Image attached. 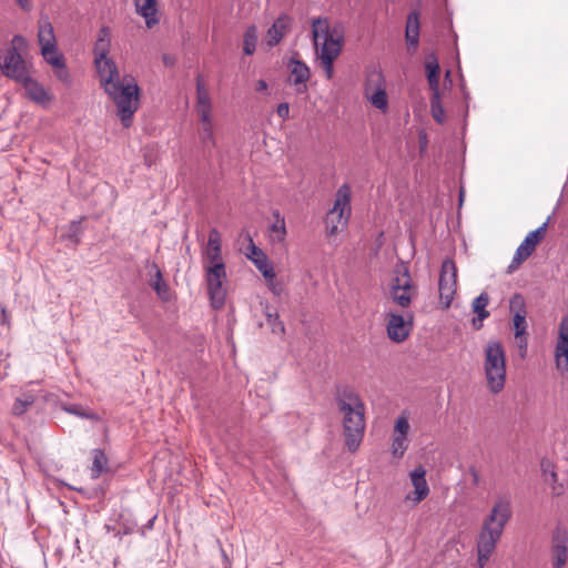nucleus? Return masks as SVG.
<instances>
[{
  "label": "nucleus",
  "mask_w": 568,
  "mask_h": 568,
  "mask_svg": "<svg viewBox=\"0 0 568 568\" xmlns=\"http://www.w3.org/2000/svg\"><path fill=\"white\" fill-rule=\"evenodd\" d=\"M417 286L414 284L407 267L397 272L390 284V296L400 307H408L417 297Z\"/></svg>",
  "instance_id": "6e6552de"
},
{
  "label": "nucleus",
  "mask_w": 568,
  "mask_h": 568,
  "mask_svg": "<svg viewBox=\"0 0 568 568\" xmlns=\"http://www.w3.org/2000/svg\"><path fill=\"white\" fill-rule=\"evenodd\" d=\"M292 18L285 13L281 14L267 30L266 44L270 48L277 45L285 34L291 30Z\"/></svg>",
  "instance_id": "dca6fc26"
},
{
  "label": "nucleus",
  "mask_w": 568,
  "mask_h": 568,
  "mask_svg": "<svg viewBox=\"0 0 568 568\" xmlns=\"http://www.w3.org/2000/svg\"><path fill=\"white\" fill-rule=\"evenodd\" d=\"M412 320V315H409V321H406L404 316L400 314H389L386 325L387 335L389 339H392L395 343L404 342L410 333Z\"/></svg>",
  "instance_id": "2eb2a0df"
},
{
  "label": "nucleus",
  "mask_w": 568,
  "mask_h": 568,
  "mask_svg": "<svg viewBox=\"0 0 568 568\" xmlns=\"http://www.w3.org/2000/svg\"><path fill=\"white\" fill-rule=\"evenodd\" d=\"M205 256L210 265L223 263L222 248L206 247Z\"/></svg>",
  "instance_id": "79ce46f5"
},
{
  "label": "nucleus",
  "mask_w": 568,
  "mask_h": 568,
  "mask_svg": "<svg viewBox=\"0 0 568 568\" xmlns=\"http://www.w3.org/2000/svg\"><path fill=\"white\" fill-rule=\"evenodd\" d=\"M557 369L568 379V343H557L555 348Z\"/></svg>",
  "instance_id": "bb28decb"
},
{
  "label": "nucleus",
  "mask_w": 568,
  "mask_h": 568,
  "mask_svg": "<svg viewBox=\"0 0 568 568\" xmlns=\"http://www.w3.org/2000/svg\"><path fill=\"white\" fill-rule=\"evenodd\" d=\"M206 247L221 248V234L216 229L210 231Z\"/></svg>",
  "instance_id": "49530a36"
},
{
  "label": "nucleus",
  "mask_w": 568,
  "mask_h": 568,
  "mask_svg": "<svg viewBox=\"0 0 568 568\" xmlns=\"http://www.w3.org/2000/svg\"><path fill=\"white\" fill-rule=\"evenodd\" d=\"M430 111H432V115H433L434 120L437 123H439V124L444 123L445 112H444V108L440 103L439 91L432 92Z\"/></svg>",
  "instance_id": "2f4dec72"
},
{
  "label": "nucleus",
  "mask_w": 568,
  "mask_h": 568,
  "mask_svg": "<svg viewBox=\"0 0 568 568\" xmlns=\"http://www.w3.org/2000/svg\"><path fill=\"white\" fill-rule=\"evenodd\" d=\"M557 343H568V315L561 318Z\"/></svg>",
  "instance_id": "a18cd8bd"
},
{
  "label": "nucleus",
  "mask_w": 568,
  "mask_h": 568,
  "mask_svg": "<svg viewBox=\"0 0 568 568\" xmlns=\"http://www.w3.org/2000/svg\"><path fill=\"white\" fill-rule=\"evenodd\" d=\"M202 126H211V109H197Z\"/></svg>",
  "instance_id": "3c124183"
},
{
  "label": "nucleus",
  "mask_w": 568,
  "mask_h": 568,
  "mask_svg": "<svg viewBox=\"0 0 568 568\" xmlns=\"http://www.w3.org/2000/svg\"><path fill=\"white\" fill-rule=\"evenodd\" d=\"M134 6L136 13L144 18L148 28L151 29L159 23L158 0H142Z\"/></svg>",
  "instance_id": "4be33fe9"
},
{
  "label": "nucleus",
  "mask_w": 568,
  "mask_h": 568,
  "mask_svg": "<svg viewBox=\"0 0 568 568\" xmlns=\"http://www.w3.org/2000/svg\"><path fill=\"white\" fill-rule=\"evenodd\" d=\"M489 295L486 292H481L471 303L473 312L479 316V320H486L490 313L486 310L489 304Z\"/></svg>",
  "instance_id": "c85d7f7f"
},
{
  "label": "nucleus",
  "mask_w": 568,
  "mask_h": 568,
  "mask_svg": "<svg viewBox=\"0 0 568 568\" xmlns=\"http://www.w3.org/2000/svg\"><path fill=\"white\" fill-rule=\"evenodd\" d=\"M516 341H517V346L520 351V356L525 357L526 353H527V347H528V341H527L526 335H521L520 337L516 338Z\"/></svg>",
  "instance_id": "5fc2aeb1"
},
{
  "label": "nucleus",
  "mask_w": 568,
  "mask_h": 568,
  "mask_svg": "<svg viewBox=\"0 0 568 568\" xmlns=\"http://www.w3.org/2000/svg\"><path fill=\"white\" fill-rule=\"evenodd\" d=\"M81 232H82L81 222L80 221H72L69 224L68 239L71 242H73L74 244H78V243H80Z\"/></svg>",
  "instance_id": "4c0bfd02"
},
{
  "label": "nucleus",
  "mask_w": 568,
  "mask_h": 568,
  "mask_svg": "<svg viewBox=\"0 0 568 568\" xmlns=\"http://www.w3.org/2000/svg\"><path fill=\"white\" fill-rule=\"evenodd\" d=\"M45 61L50 63L52 67H63L64 58L61 54H58L57 49L54 50V53L48 54V57H44Z\"/></svg>",
  "instance_id": "de8ad7c7"
},
{
  "label": "nucleus",
  "mask_w": 568,
  "mask_h": 568,
  "mask_svg": "<svg viewBox=\"0 0 568 568\" xmlns=\"http://www.w3.org/2000/svg\"><path fill=\"white\" fill-rule=\"evenodd\" d=\"M527 315H515L513 316V324H514V331H515V338L520 337L521 335H527L526 323Z\"/></svg>",
  "instance_id": "e433bc0d"
},
{
  "label": "nucleus",
  "mask_w": 568,
  "mask_h": 568,
  "mask_svg": "<svg viewBox=\"0 0 568 568\" xmlns=\"http://www.w3.org/2000/svg\"><path fill=\"white\" fill-rule=\"evenodd\" d=\"M412 485L414 486L415 490V497L413 500L418 504L423 499H425L429 494V487L426 481V470L423 466L416 467L413 471L409 474Z\"/></svg>",
  "instance_id": "aec40b11"
},
{
  "label": "nucleus",
  "mask_w": 568,
  "mask_h": 568,
  "mask_svg": "<svg viewBox=\"0 0 568 568\" xmlns=\"http://www.w3.org/2000/svg\"><path fill=\"white\" fill-rule=\"evenodd\" d=\"M290 70L288 83L294 87L297 94L307 92V82L311 71L307 64L298 59L292 58L287 64Z\"/></svg>",
  "instance_id": "f8f14e48"
},
{
  "label": "nucleus",
  "mask_w": 568,
  "mask_h": 568,
  "mask_svg": "<svg viewBox=\"0 0 568 568\" xmlns=\"http://www.w3.org/2000/svg\"><path fill=\"white\" fill-rule=\"evenodd\" d=\"M346 211L349 214V212H351V187L348 184H343L342 186H339V189L336 192V199H335L333 209L329 210V212L327 213L328 221H331L332 217L337 216V221L342 222V220L344 217V213Z\"/></svg>",
  "instance_id": "f3484780"
},
{
  "label": "nucleus",
  "mask_w": 568,
  "mask_h": 568,
  "mask_svg": "<svg viewBox=\"0 0 568 568\" xmlns=\"http://www.w3.org/2000/svg\"><path fill=\"white\" fill-rule=\"evenodd\" d=\"M92 466L90 468L91 477L93 479L99 478L102 474L109 473V458L104 450L95 448L92 450Z\"/></svg>",
  "instance_id": "393cba45"
},
{
  "label": "nucleus",
  "mask_w": 568,
  "mask_h": 568,
  "mask_svg": "<svg viewBox=\"0 0 568 568\" xmlns=\"http://www.w3.org/2000/svg\"><path fill=\"white\" fill-rule=\"evenodd\" d=\"M312 33L316 54L329 80L334 73V61L343 49V29L339 26L331 28L326 18H317L313 20Z\"/></svg>",
  "instance_id": "7ed1b4c3"
},
{
  "label": "nucleus",
  "mask_w": 568,
  "mask_h": 568,
  "mask_svg": "<svg viewBox=\"0 0 568 568\" xmlns=\"http://www.w3.org/2000/svg\"><path fill=\"white\" fill-rule=\"evenodd\" d=\"M409 427L410 426L406 417H398L395 423V433H397L396 436L407 437Z\"/></svg>",
  "instance_id": "c03bdc74"
},
{
  "label": "nucleus",
  "mask_w": 568,
  "mask_h": 568,
  "mask_svg": "<svg viewBox=\"0 0 568 568\" xmlns=\"http://www.w3.org/2000/svg\"><path fill=\"white\" fill-rule=\"evenodd\" d=\"M438 286L440 302L448 308L457 291V267L452 260L443 262Z\"/></svg>",
  "instance_id": "9b49d317"
},
{
  "label": "nucleus",
  "mask_w": 568,
  "mask_h": 568,
  "mask_svg": "<svg viewBox=\"0 0 568 568\" xmlns=\"http://www.w3.org/2000/svg\"><path fill=\"white\" fill-rule=\"evenodd\" d=\"M348 216H346L343 221V224H346Z\"/></svg>",
  "instance_id": "338daca9"
},
{
  "label": "nucleus",
  "mask_w": 568,
  "mask_h": 568,
  "mask_svg": "<svg viewBox=\"0 0 568 568\" xmlns=\"http://www.w3.org/2000/svg\"><path fill=\"white\" fill-rule=\"evenodd\" d=\"M551 552L554 568H564L568 555V532L560 527L552 532Z\"/></svg>",
  "instance_id": "4468645a"
},
{
  "label": "nucleus",
  "mask_w": 568,
  "mask_h": 568,
  "mask_svg": "<svg viewBox=\"0 0 568 568\" xmlns=\"http://www.w3.org/2000/svg\"><path fill=\"white\" fill-rule=\"evenodd\" d=\"M255 89H256V91H260V92H262V91H266V90H267V83H266V81H264V80H258V81L256 82V87H255Z\"/></svg>",
  "instance_id": "bf43d9fd"
},
{
  "label": "nucleus",
  "mask_w": 568,
  "mask_h": 568,
  "mask_svg": "<svg viewBox=\"0 0 568 568\" xmlns=\"http://www.w3.org/2000/svg\"><path fill=\"white\" fill-rule=\"evenodd\" d=\"M155 519H156V516H153L151 519H149V521L146 523V525L144 527L146 529H152Z\"/></svg>",
  "instance_id": "69168bd1"
},
{
  "label": "nucleus",
  "mask_w": 568,
  "mask_h": 568,
  "mask_svg": "<svg viewBox=\"0 0 568 568\" xmlns=\"http://www.w3.org/2000/svg\"><path fill=\"white\" fill-rule=\"evenodd\" d=\"M152 270L155 273V278L150 283L151 287L156 292L160 300H162L163 302L170 301V287L163 280L161 270L155 263L152 264Z\"/></svg>",
  "instance_id": "a878e982"
},
{
  "label": "nucleus",
  "mask_w": 568,
  "mask_h": 568,
  "mask_svg": "<svg viewBox=\"0 0 568 568\" xmlns=\"http://www.w3.org/2000/svg\"><path fill=\"white\" fill-rule=\"evenodd\" d=\"M38 39L41 45V53L43 57H48V54L54 53V50L57 48L55 37L53 28L50 22H44L43 24H40Z\"/></svg>",
  "instance_id": "5701e85b"
},
{
  "label": "nucleus",
  "mask_w": 568,
  "mask_h": 568,
  "mask_svg": "<svg viewBox=\"0 0 568 568\" xmlns=\"http://www.w3.org/2000/svg\"><path fill=\"white\" fill-rule=\"evenodd\" d=\"M427 81L432 92L439 91V63L434 53L427 55L425 61Z\"/></svg>",
  "instance_id": "b1692460"
},
{
  "label": "nucleus",
  "mask_w": 568,
  "mask_h": 568,
  "mask_svg": "<svg viewBox=\"0 0 568 568\" xmlns=\"http://www.w3.org/2000/svg\"><path fill=\"white\" fill-rule=\"evenodd\" d=\"M0 322L2 325H9V317L3 306L0 310Z\"/></svg>",
  "instance_id": "13d9d810"
},
{
  "label": "nucleus",
  "mask_w": 568,
  "mask_h": 568,
  "mask_svg": "<svg viewBox=\"0 0 568 568\" xmlns=\"http://www.w3.org/2000/svg\"><path fill=\"white\" fill-rule=\"evenodd\" d=\"M276 113L283 120L288 119L290 116V104L287 102H282L276 108Z\"/></svg>",
  "instance_id": "603ef678"
},
{
  "label": "nucleus",
  "mask_w": 568,
  "mask_h": 568,
  "mask_svg": "<svg viewBox=\"0 0 568 568\" xmlns=\"http://www.w3.org/2000/svg\"><path fill=\"white\" fill-rule=\"evenodd\" d=\"M111 48V31L109 27H102L99 30L98 39L94 43V65L99 78L110 72H115L118 67L115 62L108 57Z\"/></svg>",
  "instance_id": "0eeeda50"
},
{
  "label": "nucleus",
  "mask_w": 568,
  "mask_h": 568,
  "mask_svg": "<svg viewBox=\"0 0 568 568\" xmlns=\"http://www.w3.org/2000/svg\"><path fill=\"white\" fill-rule=\"evenodd\" d=\"M200 138L205 148H213L215 145L212 125L211 126H202Z\"/></svg>",
  "instance_id": "58836bf2"
},
{
  "label": "nucleus",
  "mask_w": 568,
  "mask_h": 568,
  "mask_svg": "<svg viewBox=\"0 0 568 568\" xmlns=\"http://www.w3.org/2000/svg\"><path fill=\"white\" fill-rule=\"evenodd\" d=\"M343 434L345 445L352 453L356 452L365 432V409H353L348 406L342 407Z\"/></svg>",
  "instance_id": "423d86ee"
},
{
  "label": "nucleus",
  "mask_w": 568,
  "mask_h": 568,
  "mask_svg": "<svg viewBox=\"0 0 568 568\" xmlns=\"http://www.w3.org/2000/svg\"><path fill=\"white\" fill-rule=\"evenodd\" d=\"M483 321L484 320H479L478 315H477V317L473 318L471 324H473L474 328L480 329L483 327Z\"/></svg>",
  "instance_id": "052dcab7"
},
{
  "label": "nucleus",
  "mask_w": 568,
  "mask_h": 568,
  "mask_svg": "<svg viewBox=\"0 0 568 568\" xmlns=\"http://www.w3.org/2000/svg\"><path fill=\"white\" fill-rule=\"evenodd\" d=\"M19 4V7L23 10H29L30 9V3H29V0H16Z\"/></svg>",
  "instance_id": "e2e57ef3"
},
{
  "label": "nucleus",
  "mask_w": 568,
  "mask_h": 568,
  "mask_svg": "<svg viewBox=\"0 0 568 568\" xmlns=\"http://www.w3.org/2000/svg\"><path fill=\"white\" fill-rule=\"evenodd\" d=\"M196 100H197V109H211V99L210 94L205 88V84L202 80V75L199 74L196 77Z\"/></svg>",
  "instance_id": "7c9ffc66"
},
{
  "label": "nucleus",
  "mask_w": 568,
  "mask_h": 568,
  "mask_svg": "<svg viewBox=\"0 0 568 568\" xmlns=\"http://www.w3.org/2000/svg\"><path fill=\"white\" fill-rule=\"evenodd\" d=\"M133 1H134V3H139V2H141L142 0H133Z\"/></svg>",
  "instance_id": "774afa93"
},
{
  "label": "nucleus",
  "mask_w": 568,
  "mask_h": 568,
  "mask_svg": "<svg viewBox=\"0 0 568 568\" xmlns=\"http://www.w3.org/2000/svg\"><path fill=\"white\" fill-rule=\"evenodd\" d=\"M55 77L64 83H70V73L65 67V62L63 67H58L54 69Z\"/></svg>",
  "instance_id": "8fccbe9b"
},
{
  "label": "nucleus",
  "mask_w": 568,
  "mask_h": 568,
  "mask_svg": "<svg viewBox=\"0 0 568 568\" xmlns=\"http://www.w3.org/2000/svg\"><path fill=\"white\" fill-rule=\"evenodd\" d=\"M511 518V507L508 499H499L484 519L477 538V564L484 568L500 539L506 524Z\"/></svg>",
  "instance_id": "f03ea898"
},
{
  "label": "nucleus",
  "mask_w": 568,
  "mask_h": 568,
  "mask_svg": "<svg viewBox=\"0 0 568 568\" xmlns=\"http://www.w3.org/2000/svg\"><path fill=\"white\" fill-rule=\"evenodd\" d=\"M266 282H267V286H268L270 291L274 295L280 296L282 294L283 287H282V284L280 282H276L275 278L274 280H266Z\"/></svg>",
  "instance_id": "864d4df0"
},
{
  "label": "nucleus",
  "mask_w": 568,
  "mask_h": 568,
  "mask_svg": "<svg viewBox=\"0 0 568 568\" xmlns=\"http://www.w3.org/2000/svg\"><path fill=\"white\" fill-rule=\"evenodd\" d=\"M383 75L381 73H373L367 78L365 85V93L371 100L372 104L379 110L387 108V94L383 88Z\"/></svg>",
  "instance_id": "ddd939ff"
},
{
  "label": "nucleus",
  "mask_w": 568,
  "mask_h": 568,
  "mask_svg": "<svg viewBox=\"0 0 568 568\" xmlns=\"http://www.w3.org/2000/svg\"><path fill=\"white\" fill-rule=\"evenodd\" d=\"M70 413L79 416V417H82V418H87V419H91V420H94V422H99L101 419V417L99 416V414L92 412V410H89V409H84L80 406H74L73 408L70 409Z\"/></svg>",
  "instance_id": "a19ab883"
},
{
  "label": "nucleus",
  "mask_w": 568,
  "mask_h": 568,
  "mask_svg": "<svg viewBox=\"0 0 568 568\" xmlns=\"http://www.w3.org/2000/svg\"><path fill=\"white\" fill-rule=\"evenodd\" d=\"M339 223L341 222L337 221V216L332 217V220L328 221V215H326L325 224H326L327 234L329 236H333V235L337 234V232H338V224Z\"/></svg>",
  "instance_id": "09e8293b"
},
{
  "label": "nucleus",
  "mask_w": 568,
  "mask_h": 568,
  "mask_svg": "<svg viewBox=\"0 0 568 568\" xmlns=\"http://www.w3.org/2000/svg\"><path fill=\"white\" fill-rule=\"evenodd\" d=\"M163 62H164L165 65H173L175 63V60L171 55L164 54L163 55Z\"/></svg>",
  "instance_id": "680f3d73"
},
{
  "label": "nucleus",
  "mask_w": 568,
  "mask_h": 568,
  "mask_svg": "<svg viewBox=\"0 0 568 568\" xmlns=\"http://www.w3.org/2000/svg\"><path fill=\"white\" fill-rule=\"evenodd\" d=\"M24 43V38L20 34H16L12 39V47L7 49L0 60V70L3 75L17 83H21L30 77V68L17 48V45L20 47Z\"/></svg>",
  "instance_id": "39448f33"
},
{
  "label": "nucleus",
  "mask_w": 568,
  "mask_h": 568,
  "mask_svg": "<svg viewBox=\"0 0 568 568\" xmlns=\"http://www.w3.org/2000/svg\"><path fill=\"white\" fill-rule=\"evenodd\" d=\"M509 311L515 315H527L526 301L524 296L519 293H516L511 296L509 301Z\"/></svg>",
  "instance_id": "473e14b6"
},
{
  "label": "nucleus",
  "mask_w": 568,
  "mask_h": 568,
  "mask_svg": "<svg viewBox=\"0 0 568 568\" xmlns=\"http://www.w3.org/2000/svg\"><path fill=\"white\" fill-rule=\"evenodd\" d=\"M34 403V398L32 395H23L22 397H18L14 400V404L12 406V412L14 415H22L24 412H27L28 407L31 406Z\"/></svg>",
  "instance_id": "f704fd0d"
},
{
  "label": "nucleus",
  "mask_w": 568,
  "mask_h": 568,
  "mask_svg": "<svg viewBox=\"0 0 568 568\" xmlns=\"http://www.w3.org/2000/svg\"><path fill=\"white\" fill-rule=\"evenodd\" d=\"M261 306L263 308V313H264L265 317H267V314H273L274 311H277L276 308L271 306L268 303L261 302Z\"/></svg>",
  "instance_id": "4d7b16f0"
},
{
  "label": "nucleus",
  "mask_w": 568,
  "mask_h": 568,
  "mask_svg": "<svg viewBox=\"0 0 568 568\" xmlns=\"http://www.w3.org/2000/svg\"><path fill=\"white\" fill-rule=\"evenodd\" d=\"M266 324L271 328L273 334L284 335L285 326L284 323L280 320V315L277 311H274L273 314H267Z\"/></svg>",
  "instance_id": "72a5a7b5"
},
{
  "label": "nucleus",
  "mask_w": 568,
  "mask_h": 568,
  "mask_svg": "<svg viewBox=\"0 0 568 568\" xmlns=\"http://www.w3.org/2000/svg\"><path fill=\"white\" fill-rule=\"evenodd\" d=\"M471 474H473V484L474 485H478L479 484V476H478L477 471L475 469H471Z\"/></svg>",
  "instance_id": "0e129e2a"
},
{
  "label": "nucleus",
  "mask_w": 568,
  "mask_h": 568,
  "mask_svg": "<svg viewBox=\"0 0 568 568\" xmlns=\"http://www.w3.org/2000/svg\"><path fill=\"white\" fill-rule=\"evenodd\" d=\"M226 277L224 263L209 265L206 267V283L211 304L215 310H220L225 302V290L223 280Z\"/></svg>",
  "instance_id": "9d476101"
},
{
  "label": "nucleus",
  "mask_w": 568,
  "mask_h": 568,
  "mask_svg": "<svg viewBox=\"0 0 568 568\" xmlns=\"http://www.w3.org/2000/svg\"><path fill=\"white\" fill-rule=\"evenodd\" d=\"M250 251H251V254H247V257L248 256H253V257H261V253H264L260 247H257L253 241L251 240V243H250V246H248Z\"/></svg>",
  "instance_id": "6e6d98bb"
},
{
  "label": "nucleus",
  "mask_w": 568,
  "mask_h": 568,
  "mask_svg": "<svg viewBox=\"0 0 568 568\" xmlns=\"http://www.w3.org/2000/svg\"><path fill=\"white\" fill-rule=\"evenodd\" d=\"M275 216L276 222L271 226V230L277 235L278 240H283L286 234L285 222L283 217H280L278 213H276Z\"/></svg>",
  "instance_id": "37998d69"
},
{
  "label": "nucleus",
  "mask_w": 568,
  "mask_h": 568,
  "mask_svg": "<svg viewBox=\"0 0 568 568\" xmlns=\"http://www.w3.org/2000/svg\"><path fill=\"white\" fill-rule=\"evenodd\" d=\"M407 437L404 436H394L392 443V453L395 457L402 458L407 449L406 444Z\"/></svg>",
  "instance_id": "c9c22d12"
},
{
  "label": "nucleus",
  "mask_w": 568,
  "mask_h": 568,
  "mask_svg": "<svg viewBox=\"0 0 568 568\" xmlns=\"http://www.w3.org/2000/svg\"><path fill=\"white\" fill-rule=\"evenodd\" d=\"M419 31H420V23H419V12L417 10H414L409 12L406 20V28H405V40L408 45V51L410 53H415L418 44H419Z\"/></svg>",
  "instance_id": "a211bd4d"
},
{
  "label": "nucleus",
  "mask_w": 568,
  "mask_h": 568,
  "mask_svg": "<svg viewBox=\"0 0 568 568\" xmlns=\"http://www.w3.org/2000/svg\"><path fill=\"white\" fill-rule=\"evenodd\" d=\"M26 90L27 97L41 105H45L52 101V95L45 90V88L38 81L28 77L27 80L20 83Z\"/></svg>",
  "instance_id": "6ab92c4d"
},
{
  "label": "nucleus",
  "mask_w": 568,
  "mask_h": 568,
  "mask_svg": "<svg viewBox=\"0 0 568 568\" xmlns=\"http://www.w3.org/2000/svg\"><path fill=\"white\" fill-rule=\"evenodd\" d=\"M541 470L545 475L546 481L556 483L558 479V475L554 469V465L546 459L541 460Z\"/></svg>",
  "instance_id": "ea45409f"
},
{
  "label": "nucleus",
  "mask_w": 568,
  "mask_h": 568,
  "mask_svg": "<svg viewBox=\"0 0 568 568\" xmlns=\"http://www.w3.org/2000/svg\"><path fill=\"white\" fill-rule=\"evenodd\" d=\"M257 44V28L252 24L248 26L244 33L243 51L245 54L251 55L254 53Z\"/></svg>",
  "instance_id": "c756f323"
},
{
  "label": "nucleus",
  "mask_w": 568,
  "mask_h": 568,
  "mask_svg": "<svg viewBox=\"0 0 568 568\" xmlns=\"http://www.w3.org/2000/svg\"><path fill=\"white\" fill-rule=\"evenodd\" d=\"M548 226V220L538 229L529 232L521 244L517 247L511 263L507 267V274L514 273L536 250L538 243L544 239Z\"/></svg>",
  "instance_id": "1a4fd4ad"
},
{
  "label": "nucleus",
  "mask_w": 568,
  "mask_h": 568,
  "mask_svg": "<svg viewBox=\"0 0 568 568\" xmlns=\"http://www.w3.org/2000/svg\"><path fill=\"white\" fill-rule=\"evenodd\" d=\"M250 260L254 263L256 268L262 273L265 280H274L276 274L274 272L273 265L268 262L267 256L264 253H261V257L248 256Z\"/></svg>",
  "instance_id": "cd10ccee"
},
{
  "label": "nucleus",
  "mask_w": 568,
  "mask_h": 568,
  "mask_svg": "<svg viewBox=\"0 0 568 568\" xmlns=\"http://www.w3.org/2000/svg\"><path fill=\"white\" fill-rule=\"evenodd\" d=\"M485 376L489 390L498 394L505 386L506 358L503 345L497 341H489L485 347Z\"/></svg>",
  "instance_id": "20e7f679"
},
{
  "label": "nucleus",
  "mask_w": 568,
  "mask_h": 568,
  "mask_svg": "<svg viewBox=\"0 0 568 568\" xmlns=\"http://www.w3.org/2000/svg\"><path fill=\"white\" fill-rule=\"evenodd\" d=\"M336 403L341 413L343 406H348L353 409H365V404L359 395L348 386L337 390Z\"/></svg>",
  "instance_id": "412c9836"
},
{
  "label": "nucleus",
  "mask_w": 568,
  "mask_h": 568,
  "mask_svg": "<svg viewBox=\"0 0 568 568\" xmlns=\"http://www.w3.org/2000/svg\"><path fill=\"white\" fill-rule=\"evenodd\" d=\"M99 79L101 87L116 105L123 126L129 128L139 109L140 89L134 77L124 74L120 78L119 70H115Z\"/></svg>",
  "instance_id": "f257e3e1"
}]
</instances>
